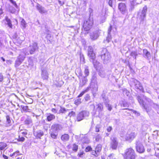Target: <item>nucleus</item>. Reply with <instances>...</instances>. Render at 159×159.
Instances as JSON below:
<instances>
[{
    "label": "nucleus",
    "mask_w": 159,
    "mask_h": 159,
    "mask_svg": "<svg viewBox=\"0 0 159 159\" xmlns=\"http://www.w3.org/2000/svg\"><path fill=\"white\" fill-rule=\"evenodd\" d=\"M123 93L124 94L126 95L127 96L130 95V93L129 91L127 90L126 89H124L123 90Z\"/></svg>",
    "instance_id": "obj_51"
},
{
    "label": "nucleus",
    "mask_w": 159,
    "mask_h": 159,
    "mask_svg": "<svg viewBox=\"0 0 159 159\" xmlns=\"http://www.w3.org/2000/svg\"><path fill=\"white\" fill-rule=\"evenodd\" d=\"M93 24V20L92 17L89 16V19L84 22L83 27L86 31L89 30L92 27Z\"/></svg>",
    "instance_id": "obj_6"
},
{
    "label": "nucleus",
    "mask_w": 159,
    "mask_h": 159,
    "mask_svg": "<svg viewBox=\"0 0 159 159\" xmlns=\"http://www.w3.org/2000/svg\"><path fill=\"white\" fill-rule=\"evenodd\" d=\"M20 154L19 151H17L15 152H14L12 154V155H14V157H16L17 156L20 155Z\"/></svg>",
    "instance_id": "obj_57"
},
{
    "label": "nucleus",
    "mask_w": 159,
    "mask_h": 159,
    "mask_svg": "<svg viewBox=\"0 0 159 159\" xmlns=\"http://www.w3.org/2000/svg\"><path fill=\"white\" fill-rule=\"evenodd\" d=\"M5 20L7 22V24L8 25V26L11 28H12V25L11 23V20L7 17H5Z\"/></svg>",
    "instance_id": "obj_30"
},
{
    "label": "nucleus",
    "mask_w": 159,
    "mask_h": 159,
    "mask_svg": "<svg viewBox=\"0 0 159 159\" xmlns=\"http://www.w3.org/2000/svg\"><path fill=\"white\" fill-rule=\"evenodd\" d=\"M137 99L140 104L146 110L147 112V109L150 106H152L156 108L158 107L157 104L154 103L150 99L147 98L145 96H143L142 98V97L138 96L137 97Z\"/></svg>",
    "instance_id": "obj_1"
},
{
    "label": "nucleus",
    "mask_w": 159,
    "mask_h": 159,
    "mask_svg": "<svg viewBox=\"0 0 159 159\" xmlns=\"http://www.w3.org/2000/svg\"><path fill=\"white\" fill-rule=\"evenodd\" d=\"M32 120L31 118L29 116H27V118L24 121L25 124L27 125H32Z\"/></svg>",
    "instance_id": "obj_23"
},
{
    "label": "nucleus",
    "mask_w": 159,
    "mask_h": 159,
    "mask_svg": "<svg viewBox=\"0 0 159 159\" xmlns=\"http://www.w3.org/2000/svg\"><path fill=\"white\" fill-rule=\"evenodd\" d=\"M62 129V127L59 124H55L51 126V130L55 133H57Z\"/></svg>",
    "instance_id": "obj_15"
},
{
    "label": "nucleus",
    "mask_w": 159,
    "mask_h": 159,
    "mask_svg": "<svg viewBox=\"0 0 159 159\" xmlns=\"http://www.w3.org/2000/svg\"><path fill=\"white\" fill-rule=\"evenodd\" d=\"M131 81L132 83V84L134 85L136 89L140 90L143 89V87L141 86L140 83L137 80L134 79H132Z\"/></svg>",
    "instance_id": "obj_14"
},
{
    "label": "nucleus",
    "mask_w": 159,
    "mask_h": 159,
    "mask_svg": "<svg viewBox=\"0 0 159 159\" xmlns=\"http://www.w3.org/2000/svg\"><path fill=\"white\" fill-rule=\"evenodd\" d=\"M84 118L83 114H82L81 112H80L78 114L77 119L78 121H80L83 119Z\"/></svg>",
    "instance_id": "obj_32"
},
{
    "label": "nucleus",
    "mask_w": 159,
    "mask_h": 159,
    "mask_svg": "<svg viewBox=\"0 0 159 159\" xmlns=\"http://www.w3.org/2000/svg\"><path fill=\"white\" fill-rule=\"evenodd\" d=\"M88 54L90 59H95V54L94 52L93 49L92 47L89 46L88 47Z\"/></svg>",
    "instance_id": "obj_13"
},
{
    "label": "nucleus",
    "mask_w": 159,
    "mask_h": 159,
    "mask_svg": "<svg viewBox=\"0 0 159 159\" xmlns=\"http://www.w3.org/2000/svg\"><path fill=\"white\" fill-rule=\"evenodd\" d=\"M50 134L51 137L54 139L57 138L58 135L57 133H55V132L51 130L50 131Z\"/></svg>",
    "instance_id": "obj_33"
},
{
    "label": "nucleus",
    "mask_w": 159,
    "mask_h": 159,
    "mask_svg": "<svg viewBox=\"0 0 159 159\" xmlns=\"http://www.w3.org/2000/svg\"><path fill=\"white\" fill-rule=\"evenodd\" d=\"M106 106L107 107V109L110 111H111L112 109L111 105L109 103L106 104Z\"/></svg>",
    "instance_id": "obj_55"
},
{
    "label": "nucleus",
    "mask_w": 159,
    "mask_h": 159,
    "mask_svg": "<svg viewBox=\"0 0 159 159\" xmlns=\"http://www.w3.org/2000/svg\"><path fill=\"white\" fill-rule=\"evenodd\" d=\"M36 7L39 12L42 14L46 13L48 11L44 7H43L39 4H37Z\"/></svg>",
    "instance_id": "obj_16"
},
{
    "label": "nucleus",
    "mask_w": 159,
    "mask_h": 159,
    "mask_svg": "<svg viewBox=\"0 0 159 159\" xmlns=\"http://www.w3.org/2000/svg\"><path fill=\"white\" fill-rule=\"evenodd\" d=\"M138 16L140 20V23H142V22H143L145 18L146 15L142 14L141 12H139L138 14Z\"/></svg>",
    "instance_id": "obj_25"
},
{
    "label": "nucleus",
    "mask_w": 159,
    "mask_h": 159,
    "mask_svg": "<svg viewBox=\"0 0 159 159\" xmlns=\"http://www.w3.org/2000/svg\"><path fill=\"white\" fill-rule=\"evenodd\" d=\"M92 155H94L96 157H97L99 155L98 153L96 151V150L93 151L92 152Z\"/></svg>",
    "instance_id": "obj_63"
},
{
    "label": "nucleus",
    "mask_w": 159,
    "mask_h": 159,
    "mask_svg": "<svg viewBox=\"0 0 159 159\" xmlns=\"http://www.w3.org/2000/svg\"><path fill=\"white\" fill-rule=\"evenodd\" d=\"M80 87H82L87 82V80L86 77H82L81 78H80Z\"/></svg>",
    "instance_id": "obj_18"
},
{
    "label": "nucleus",
    "mask_w": 159,
    "mask_h": 159,
    "mask_svg": "<svg viewBox=\"0 0 159 159\" xmlns=\"http://www.w3.org/2000/svg\"><path fill=\"white\" fill-rule=\"evenodd\" d=\"M72 149L75 152H77L78 149V146L75 144H74L72 145Z\"/></svg>",
    "instance_id": "obj_43"
},
{
    "label": "nucleus",
    "mask_w": 159,
    "mask_h": 159,
    "mask_svg": "<svg viewBox=\"0 0 159 159\" xmlns=\"http://www.w3.org/2000/svg\"><path fill=\"white\" fill-rule=\"evenodd\" d=\"M55 118V116L53 114L51 113L48 114L47 116V119L48 121H50L53 120Z\"/></svg>",
    "instance_id": "obj_26"
},
{
    "label": "nucleus",
    "mask_w": 159,
    "mask_h": 159,
    "mask_svg": "<svg viewBox=\"0 0 159 159\" xmlns=\"http://www.w3.org/2000/svg\"><path fill=\"white\" fill-rule=\"evenodd\" d=\"M9 10L12 13H14L16 11L14 7H9Z\"/></svg>",
    "instance_id": "obj_56"
},
{
    "label": "nucleus",
    "mask_w": 159,
    "mask_h": 159,
    "mask_svg": "<svg viewBox=\"0 0 159 159\" xmlns=\"http://www.w3.org/2000/svg\"><path fill=\"white\" fill-rule=\"evenodd\" d=\"M141 2L140 3H137L136 0H130V8L129 9V11H132L134 9V6L141 3Z\"/></svg>",
    "instance_id": "obj_21"
},
{
    "label": "nucleus",
    "mask_w": 159,
    "mask_h": 159,
    "mask_svg": "<svg viewBox=\"0 0 159 159\" xmlns=\"http://www.w3.org/2000/svg\"><path fill=\"white\" fill-rule=\"evenodd\" d=\"M147 10V6H144L141 11V13L146 15V12Z\"/></svg>",
    "instance_id": "obj_42"
},
{
    "label": "nucleus",
    "mask_w": 159,
    "mask_h": 159,
    "mask_svg": "<svg viewBox=\"0 0 159 159\" xmlns=\"http://www.w3.org/2000/svg\"><path fill=\"white\" fill-rule=\"evenodd\" d=\"M92 150V148L91 147L88 146L85 149V151L86 152H88Z\"/></svg>",
    "instance_id": "obj_64"
},
{
    "label": "nucleus",
    "mask_w": 159,
    "mask_h": 159,
    "mask_svg": "<svg viewBox=\"0 0 159 159\" xmlns=\"http://www.w3.org/2000/svg\"><path fill=\"white\" fill-rule=\"evenodd\" d=\"M82 114H83L84 117L85 118L86 117H88L89 115V111H81Z\"/></svg>",
    "instance_id": "obj_39"
},
{
    "label": "nucleus",
    "mask_w": 159,
    "mask_h": 159,
    "mask_svg": "<svg viewBox=\"0 0 159 159\" xmlns=\"http://www.w3.org/2000/svg\"><path fill=\"white\" fill-rule=\"evenodd\" d=\"M101 139V137L100 135L99 134H96L95 140L96 141H98L100 140Z\"/></svg>",
    "instance_id": "obj_54"
},
{
    "label": "nucleus",
    "mask_w": 159,
    "mask_h": 159,
    "mask_svg": "<svg viewBox=\"0 0 159 159\" xmlns=\"http://www.w3.org/2000/svg\"><path fill=\"white\" fill-rule=\"evenodd\" d=\"M25 140V138L24 137H20L19 135V136L18 139H17L18 142H23Z\"/></svg>",
    "instance_id": "obj_53"
},
{
    "label": "nucleus",
    "mask_w": 159,
    "mask_h": 159,
    "mask_svg": "<svg viewBox=\"0 0 159 159\" xmlns=\"http://www.w3.org/2000/svg\"><path fill=\"white\" fill-rule=\"evenodd\" d=\"M21 108L23 109L24 111H27L28 110V106H25L23 105H21L20 106Z\"/></svg>",
    "instance_id": "obj_47"
},
{
    "label": "nucleus",
    "mask_w": 159,
    "mask_h": 159,
    "mask_svg": "<svg viewBox=\"0 0 159 159\" xmlns=\"http://www.w3.org/2000/svg\"><path fill=\"white\" fill-rule=\"evenodd\" d=\"M41 75L43 80H47L48 79V74L47 71L45 70H42Z\"/></svg>",
    "instance_id": "obj_24"
},
{
    "label": "nucleus",
    "mask_w": 159,
    "mask_h": 159,
    "mask_svg": "<svg viewBox=\"0 0 159 159\" xmlns=\"http://www.w3.org/2000/svg\"><path fill=\"white\" fill-rule=\"evenodd\" d=\"M7 144L5 143H1L0 145V150H2L7 147Z\"/></svg>",
    "instance_id": "obj_40"
},
{
    "label": "nucleus",
    "mask_w": 159,
    "mask_h": 159,
    "mask_svg": "<svg viewBox=\"0 0 159 159\" xmlns=\"http://www.w3.org/2000/svg\"><path fill=\"white\" fill-rule=\"evenodd\" d=\"M69 139V136L68 134H64L62 135L61 137L62 140L64 141H67Z\"/></svg>",
    "instance_id": "obj_29"
},
{
    "label": "nucleus",
    "mask_w": 159,
    "mask_h": 159,
    "mask_svg": "<svg viewBox=\"0 0 159 159\" xmlns=\"http://www.w3.org/2000/svg\"><path fill=\"white\" fill-rule=\"evenodd\" d=\"M23 51L24 52H22L17 57L16 60L15 61V66L16 68L19 66L23 61L25 58V56L29 54L28 52H25L24 51Z\"/></svg>",
    "instance_id": "obj_3"
},
{
    "label": "nucleus",
    "mask_w": 159,
    "mask_h": 159,
    "mask_svg": "<svg viewBox=\"0 0 159 159\" xmlns=\"http://www.w3.org/2000/svg\"><path fill=\"white\" fill-rule=\"evenodd\" d=\"M81 103V99L79 98L75 100V103L76 105H78L80 104Z\"/></svg>",
    "instance_id": "obj_46"
},
{
    "label": "nucleus",
    "mask_w": 159,
    "mask_h": 159,
    "mask_svg": "<svg viewBox=\"0 0 159 159\" xmlns=\"http://www.w3.org/2000/svg\"><path fill=\"white\" fill-rule=\"evenodd\" d=\"M112 129V128L111 126H109L107 127V130L109 132H111Z\"/></svg>",
    "instance_id": "obj_59"
},
{
    "label": "nucleus",
    "mask_w": 159,
    "mask_h": 159,
    "mask_svg": "<svg viewBox=\"0 0 159 159\" xmlns=\"http://www.w3.org/2000/svg\"><path fill=\"white\" fill-rule=\"evenodd\" d=\"M38 48L37 44L36 43H33L30 45L28 48L30 54H34Z\"/></svg>",
    "instance_id": "obj_10"
},
{
    "label": "nucleus",
    "mask_w": 159,
    "mask_h": 159,
    "mask_svg": "<svg viewBox=\"0 0 159 159\" xmlns=\"http://www.w3.org/2000/svg\"><path fill=\"white\" fill-rule=\"evenodd\" d=\"M6 126L8 127L11 125V121L10 119V117L9 116H6Z\"/></svg>",
    "instance_id": "obj_31"
},
{
    "label": "nucleus",
    "mask_w": 159,
    "mask_h": 159,
    "mask_svg": "<svg viewBox=\"0 0 159 159\" xmlns=\"http://www.w3.org/2000/svg\"><path fill=\"white\" fill-rule=\"evenodd\" d=\"M90 88L93 92L95 93L98 91V86L97 78L94 75H93L92 78L91 82L90 84Z\"/></svg>",
    "instance_id": "obj_5"
},
{
    "label": "nucleus",
    "mask_w": 159,
    "mask_h": 159,
    "mask_svg": "<svg viewBox=\"0 0 159 159\" xmlns=\"http://www.w3.org/2000/svg\"><path fill=\"white\" fill-rule=\"evenodd\" d=\"M68 111V110H66L65 108L62 107H60V109L59 111V113H65Z\"/></svg>",
    "instance_id": "obj_41"
},
{
    "label": "nucleus",
    "mask_w": 159,
    "mask_h": 159,
    "mask_svg": "<svg viewBox=\"0 0 159 159\" xmlns=\"http://www.w3.org/2000/svg\"><path fill=\"white\" fill-rule=\"evenodd\" d=\"M118 8L122 14H124L127 12L126 6L125 4L124 3H119L118 4Z\"/></svg>",
    "instance_id": "obj_11"
},
{
    "label": "nucleus",
    "mask_w": 159,
    "mask_h": 159,
    "mask_svg": "<svg viewBox=\"0 0 159 159\" xmlns=\"http://www.w3.org/2000/svg\"><path fill=\"white\" fill-rule=\"evenodd\" d=\"M101 127V125L100 124L97 125L95 128V131L97 132L99 131V129Z\"/></svg>",
    "instance_id": "obj_50"
},
{
    "label": "nucleus",
    "mask_w": 159,
    "mask_h": 159,
    "mask_svg": "<svg viewBox=\"0 0 159 159\" xmlns=\"http://www.w3.org/2000/svg\"><path fill=\"white\" fill-rule=\"evenodd\" d=\"M114 158V154H111L107 157V159H113Z\"/></svg>",
    "instance_id": "obj_61"
},
{
    "label": "nucleus",
    "mask_w": 159,
    "mask_h": 159,
    "mask_svg": "<svg viewBox=\"0 0 159 159\" xmlns=\"http://www.w3.org/2000/svg\"><path fill=\"white\" fill-rule=\"evenodd\" d=\"M136 136V134L134 132H132L130 134H127L125 137V139L127 140L131 141L134 139Z\"/></svg>",
    "instance_id": "obj_17"
},
{
    "label": "nucleus",
    "mask_w": 159,
    "mask_h": 159,
    "mask_svg": "<svg viewBox=\"0 0 159 159\" xmlns=\"http://www.w3.org/2000/svg\"><path fill=\"white\" fill-rule=\"evenodd\" d=\"M101 31L100 30H97L90 31L89 33L90 38L93 41L97 40L100 35Z\"/></svg>",
    "instance_id": "obj_7"
},
{
    "label": "nucleus",
    "mask_w": 159,
    "mask_h": 159,
    "mask_svg": "<svg viewBox=\"0 0 159 159\" xmlns=\"http://www.w3.org/2000/svg\"><path fill=\"white\" fill-rule=\"evenodd\" d=\"M84 99L86 101H88L90 99V96L88 94H86L84 98Z\"/></svg>",
    "instance_id": "obj_62"
},
{
    "label": "nucleus",
    "mask_w": 159,
    "mask_h": 159,
    "mask_svg": "<svg viewBox=\"0 0 159 159\" xmlns=\"http://www.w3.org/2000/svg\"><path fill=\"white\" fill-rule=\"evenodd\" d=\"M84 73L86 76H87L89 75V72L88 67H86L85 68Z\"/></svg>",
    "instance_id": "obj_52"
},
{
    "label": "nucleus",
    "mask_w": 159,
    "mask_h": 159,
    "mask_svg": "<svg viewBox=\"0 0 159 159\" xmlns=\"http://www.w3.org/2000/svg\"><path fill=\"white\" fill-rule=\"evenodd\" d=\"M97 108L96 109V113L98 114L99 117H101L103 114L102 110L103 109V105L101 104H98L97 105Z\"/></svg>",
    "instance_id": "obj_12"
},
{
    "label": "nucleus",
    "mask_w": 159,
    "mask_h": 159,
    "mask_svg": "<svg viewBox=\"0 0 159 159\" xmlns=\"http://www.w3.org/2000/svg\"><path fill=\"white\" fill-rule=\"evenodd\" d=\"M112 28V26L111 25H110V28L108 30L107 37L106 39L105 40H104V42L105 43L107 42V43H108L109 42H110L111 39V30Z\"/></svg>",
    "instance_id": "obj_19"
},
{
    "label": "nucleus",
    "mask_w": 159,
    "mask_h": 159,
    "mask_svg": "<svg viewBox=\"0 0 159 159\" xmlns=\"http://www.w3.org/2000/svg\"><path fill=\"white\" fill-rule=\"evenodd\" d=\"M99 56L101 57L104 64H107L110 61L111 56L106 49H103L101 52Z\"/></svg>",
    "instance_id": "obj_2"
},
{
    "label": "nucleus",
    "mask_w": 159,
    "mask_h": 159,
    "mask_svg": "<svg viewBox=\"0 0 159 159\" xmlns=\"http://www.w3.org/2000/svg\"><path fill=\"white\" fill-rule=\"evenodd\" d=\"M10 2L16 8H18V6L16 3V2L14 0H9Z\"/></svg>",
    "instance_id": "obj_44"
},
{
    "label": "nucleus",
    "mask_w": 159,
    "mask_h": 159,
    "mask_svg": "<svg viewBox=\"0 0 159 159\" xmlns=\"http://www.w3.org/2000/svg\"><path fill=\"white\" fill-rule=\"evenodd\" d=\"M124 156L125 159H135V157L134 151L131 148L125 150Z\"/></svg>",
    "instance_id": "obj_4"
},
{
    "label": "nucleus",
    "mask_w": 159,
    "mask_h": 159,
    "mask_svg": "<svg viewBox=\"0 0 159 159\" xmlns=\"http://www.w3.org/2000/svg\"><path fill=\"white\" fill-rule=\"evenodd\" d=\"M21 26H22L24 28H25L26 27V23L25 21L22 19L21 21Z\"/></svg>",
    "instance_id": "obj_49"
},
{
    "label": "nucleus",
    "mask_w": 159,
    "mask_h": 159,
    "mask_svg": "<svg viewBox=\"0 0 159 159\" xmlns=\"http://www.w3.org/2000/svg\"><path fill=\"white\" fill-rule=\"evenodd\" d=\"M93 62V64L95 68L98 70L100 66H101V64L97 61L95 59H91Z\"/></svg>",
    "instance_id": "obj_22"
},
{
    "label": "nucleus",
    "mask_w": 159,
    "mask_h": 159,
    "mask_svg": "<svg viewBox=\"0 0 159 159\" xmlns=\"http://www.w3.org/2000/svg\"><path fill=\"white\" fill-rule=\"evenodd\" d=\"M155 155L159 159V149L158 148H155Z\"/></svg>",
    "instance_id": "obj_45"
},
{
    "label": "nucleus",
    "mask_w": 159,
    "mask_h": 159,
    "mask_svg": "<svg viewBox=\"0 0 159 159\" xmlns=\"http://www.w3.org/2000/svg\"><path fill=\"white\" fill-rule=\"evenodd\" d=\"M99 75L102 77L104 78L105 77L106 75L104 71L102 70H99Z\"/></svg>",
    "instance_id": "obj_35"
},
{
    "label": "nucleus",
    "mask_w": 159,
    "mask_h": 159,
    "mask_svg": "<svg viewBox=\"0 0 159 159\" xmlns=\"http://www.w3.org/2000/svg\"><path fill=\"white\" fill-rule=\"evenodd\" d=\"M89 141L88 138L86 136L84 137L81 140V142L83 143H89Z\"/></svg>",
    "instance_id": "obj_36"
},
{
    "label": "nucleus",
    "mask_w": 159,
    "mask_h": 159,
    "mask_svg": "<svg viewBox=\"0 0 159 159\" xmlns=\"http://www.w3.org/2000/svg\"><path fill=\"white\" fill-rule=\"evenodd\" d=\"M130 55L135 60L136 59V56H137L138 54L137 52L136 51H132V52Z\"/></svg>",
    "instance_id": "obj_38"
},
{
    "label": "nucleus",
    "mask_w": 159,
    "mask_h": 159,
    "mask_svg": "<svg viewBox=\"0 0 159 159\" xmlns=\"http://www.w3.org/2000/svg\"><path fill=\"white\" fill-rule=\"evenodd\" d=\"M102 148V146L100 144L98 145L95 148V150L98 153L101 151Z\"/></svg>",
    "instance_id": "obj_37"
},
{
    "label": "nucleus",
    "mask_w": 159,
    "mask_h": 159,
    "mask_svg": "<svg viewBox=\"0 0 159 159\" xmlns=\"http://www.w3.org/2000/svg\"><path fill=\"white\" fill-rule=\"evenodd\" d=\"M141 140H138L136 141V148L137 151L140 153H143L145 151V149L143 146Z\"/></svg>",
    "instance_id": "obj_8"
},
{
    "label": "nucleus",
    "mask_w": 159,
    "mask_h": 159,
    "mask_svg": "<svg viewBox=\"0 0 159 159\" xmlns=\"http://www.w3.org/2000/svg\"><path fill=\"white\" fill-rule=\"evenodd\" d=\"M75 72L76 75L78 76L79 78L82 76V73L81 72V69L80 68H78L76 69Z\"/></svg>",
    "instance_id": "obj_28"
},
{
    "label": "nucleus",
    "mask_w": 159,
    "mask_h": 159,
    "mask_svg": "<svg viewBox=\"0 0 159 159\" xmlns=\"http://www.w3.org/2000/svg\"><path fill=\"white\" fill-rule=\"evenodd\" d=\"M44 133L41 130H38L34 133V135L37 139H40L41 137L43 136Z\"/></svg>",
    "instance_id": "obj_20"
},
{
    "label": "nucleus",
    "mask_w": 159,
    "mask_h": 159,
    "mask_svg": "<svg viewBox=\"0 0 159 159\" xmlns=\"http://www.w3.org/2000/svg\"><path fill=\"white\" fill-rule=\"evenodd\" d=\"M121 105L124 107H128L129 106V104L125 101H123Z\"/></svg>",
    "instance_id": "obj_48"
},
{
    "label": "nucleus",
    "mask_w": 159,
    "mask_h": 159,
    "mask_svg": "<svg viewBox=\"0 0 159 159\" xmlns=\"http://www.w3.org/2000/svg\"><path fill=\"white\" fill-rule=\"evenodd\" d=\"M111 148L112 149H116L118 144V141H117V138L114 137H112L111 138Z\"/></svg>",
    "instance_id": "obj_9"
},
{
    "label": "nucleus",
    "mask_w": 159,
    "mask_h": 159,
    "mask_svg": "<svg viewBox=\"0 0 159 159\" xmlns=\"http://www.w3.org/2000/svg\"><path fill=\"white\" fill-rule=\"evenodd\" d=\"M75 115V112L73 111H71L68 114V116L70 117H71L72 116H74Z\"/></svg>",
    "instance_id": "obj_58"
},
{
    "label": "nucleus",
    "mask_w": 159,
    "mask_h": 159,
    "mask_svg": "<svg viewBox=\"0 0 159 159\" xmlns=\"http://www.w3.org/2000/svg\"><path fill=\"white\" fill-rule=\"evenodd\" d=\"M102 97L103 99V101L105 105L109 103V101L108 99V98L104 94H102Z\"/></svg>",
    "instance_id": "obj_27"
},
{
    "label": "nucleus",
    "mask_w": 159,
    "mask_h": 159,
    "mask_svg": "<svg viewBox=\"0 0 159 159\" xmlns=\"http://www.w3.org/2000/svg\"><path fill=\"white\" fill-rule=\"evenodd\" d=\"M143 52L144 54H145V56L144 57H145L148 58L149 57H150V54L147 50H143Z\"/></svg>",
    "instance_id": "obj_34"
},
{
    "label": "nucleus",
    "mask_w": 159,
    "mask_h": 159,
    "mask_svg": "<svg viewBox=\"0 0 159 159\" xmlns=\"http://www.w3.org/2000/svg\"><path fill=\"white\" fill-rule=\"evenodd\" d=\"M130 110L133 112V113H134L136 116H138L140 115L139 113L137 111L133 110Z\"/></svg>",
    "instance_id": "obj_60"
}]
</instances>
